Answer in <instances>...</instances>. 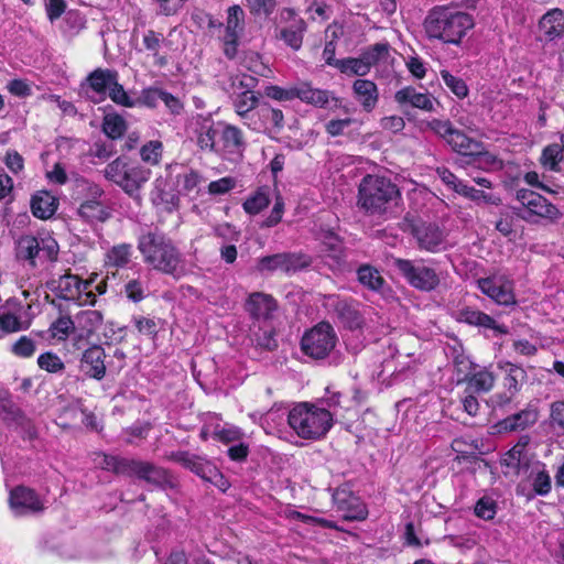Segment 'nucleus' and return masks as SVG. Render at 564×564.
<instances>
[{
	"instance_id": "nucleus-1",
	"label": "nucleus",
	"mask_w": 564,
	"mask_h": 564,
	"mask_svg": "<svg viewBox=\"0 0 564 564\" xmlns=\"http://www.w3.org/2000/svg\"><path fill=\"white\" fill-rule=\"evenodd\" d=\"M138 249L144 263L153 270L181 279L186 274L184 259L171 238L160 231H149L139 237Z\"/></svg>"
},
{
	"instance_id": "nucleus-2",
	"label": "nucleus",
	"mask_w": 564,
	"mask_h": 564,
	"mask_svg": "<svg viewBox=\"0 0 564 564\" xmlns=\"http://www.w3.org/2000/svg\"><path fill=\"white\" fill-rule=\"evenodd\" d=\"M475 25L474 18L452 6H435L427 12L423 28L431 40L458 45Z\"/></svg>"
},
{
	"instance_id": "nucleus-3",
	"label": "nucleus",
	"mask_w": 564,
	"mask_h": 564,
	"mask_svg": "<svg viewBox=\"0 0 564 564\" xmlns=\"http://www.w3.org/2000/svg\"><path fill=\"white\" fill-rule=\"evenodd\" d=\"M401 200V192L391 178L367 174L358 186L357 205L367 215L391 217Z\"/></svg>"
},
{
	"instance_id": "nucleus-4",
	"label": "nucleus",
	"mask_w": 564,
	"mask_h": 564,
	"mask_svg": "<svg viewBox=\"0 0 564 564\" xmlns=\"http://www.w3.org/2000/svg\"><path fill=\"white\" fill-rule=\"evenodd\" d=\"M288 424L300 438L315 442L327 435L334 425V416L314 403L300 402L289 410Z\"/></svg>"
},
{
	"instance_id": "nucleus-5",
	"label": "nucleus",
	"mask_w": 564,
	"mask_h": 564,
	"mask_svg": "<svg viewBox=\"0 0 564 564\" xmlns=\"http://www.w3.org/2000/svg\"><path fill=\"white\" fill-rule=\"evenodd\" d=\"M106 180L118 185L129 196H135L150 180L151 171L138 162L118 156L102 171Z\"/></svg>"
},
{
	"instance_id": "nucleus-6",
	"label": "nucleus",
	"mask_w": 564,
	"mask_h": 564,
	"mask_svg": "<svg viewBox=\"0 0 564 564\" xmlns=\"http://www.w3.org/2000/svg\"><path fill=\"white\" fill-rule=\"evenodd\" d=\"M516 200L518 205L512 206L513 213L528 223H536L539 219L556 221L562 216L555 205L531 189H518Z\"/></svg>"
},
{
	"instance_id": "nucleus-7",
	"label": "nucleus",
	"mask_w": 564,
	"mask_h": 564,
	"mask_svg": "<svg viewBox=\"0 0 564 564\" xmlns=\"http://www.w3.org/2000/svg\"><path fill=\"white\" fill-rule=\"evenodd\" d=\"M95 278L82 280L78 275L65 273L57 279H53L48 286L59 299L72 301L76 304L95 305L96 294L93 291Z\"/></svg>"
},
{
	"instance_id": "nucleus-8",
	"label": "nucleus",
	"mask_w": 564,
	"mask_h": 564,
	"mask_svg": "<svg viewBox=\"0 0 564 564\" xmlns=\"http://www.w3.org/2000/svg\"><path fill=\"white\" fill-rule=\"evenodd\" d=\"M338 343L335 328L328 322H319L304 333L301 339L303 354L314 360L329 357Z\"/></svg>"
},
{
	"instance_id": "nucleus-9",
	"label": "nucleus",
	"mask_w": 564,
	"mask_h": 564,
	"mask_svg": "<svg viewBox=\"0 0 564 564\" xmlns=\"http://www.w3.org/2000/svg\"><path fill=\"white\" fill-rule=\"evenodd\" d=\"M166 458L180 464L185 469L191 470L203 480L214 484L224 491L228 488V481L224 478L217 466L206 456L188 451H176L167 455Z\"/></svg>"
},
{
	"instance_id": "nucleus-10",
	"label": "nucleus",
	"mask_w": 564,
	"mask_h": 564,
	"mask_svg": "<svg viewBox=\"0 0 564 564\" xmlns=\"http://www.w3.org/2000/svg\"><path fill=\"white\" fill-rule=\"evenodd\" d=\"M394 268L414 289L423 292L435 290L441 282L436 270L424 263L423 260H408L397 258L393 260Z\"/></svg>"
},
{
	"instance_id": "nucleus-11",
	"label": "nucleus",
	"mask_w": 564,
	"mask_h": 564,
	"mask_svg": "<svg viewBox=\"0 0 564 564\" xmlns=\"http://www.w3.org/2000/svg\"><path fill=\"white\" fill-rule=\"evenodd\" d=\"M427 127L446 141L453 151L466 155L473 156L475 153H479L482 148V143L477 141L463 131L453 127L449 120L433 119L427 122Z\"/></svg>"
},
{
	"instance_id": "nucleus-12",
	"label": "nucleus",
	"mask_w": 564,
	"mask_h": 564,
	"mask_svg": "<svg viewBox=\"0 0 564 564\" xmlns=\"http://www.w3.org/2000/svg\"><path fill=\"white\" fill-rule=\"evenodd\" d=\"M129 477H137L164 490L177 486L176 477L169 469L148 460L132 458Z\"/></svg>"
},
{
	"instance_id": "nucleus-13",
	"label": "nucleus",
	"mask_w": 564,
	"mask_h": 564,
	"mask_svg": "<svg viewBox=\"0 0 564 564\" xmlns=\"http://www.w3.org/2000/svg\"><path fill=\"white\" fill-rule=\"evenodd\" d=\"M312 260L303 253L282 252L262 257L257 262V270L260 273L273 272L276 270L285 273H293L308 267Z\"/></svg>"
},
{
	"instance_id": "nucleus-14",
	"label": "nucleus",
	"mask_w": 564,
	"mask_h": 564,
	"mask_svg": "<svg viewBox=\"0 0 564 564\" xmlns=\"http://www.w3.org/2000/svg\"><path fill=\"white\" fill-rule=\"evenodd\" d=\"M325 306L333 310L346 328L361 330L366 327L364 313L352 302L340 299L337 295H328L325 299Z\"/></svg>"
},
{
	"instance_id": "nucleus-15",
	"label": "nucleus",
	"mask_w": 564,
	"mask_h": 564,
	"mask_svg": "<svg viewBox=\"0 0 564 564\" xmlns=\"http://www.w3.org/2000/svg\"><path fill=\"white\" fill-rule=\"evenodd\" d=\"M480 291L499 305L516 304L513 282L506 275H491L477 281Z\"/></svg>"
},
{
	"instance_id": "nucleus-16",
	"label": "nucleus",
	"mask_w": 564,
	"mask_h": 564,
	"mask_svg": "<svg viewBox=\"0 0 564 564\" xmlns=\"http://www.w3.org/2000/svg\"><path fill=\"white\" fill-rule=\"evenodd\" d=\"M333 500L337 511L341 512L345 520L362 521L368 517V509L364 501L347 487L337 488Z\"/></svg>"
},
{
	"instance_id": "nucleus-17",
	"label": "nucleus",
	"mask_w": 564,
	"mask_h": 564,
	"mask_svg": "<svg viewBox=\"0 0 564 564\" xmlns=\"http://www.w3.org/2000/svg\"><path fill=\"white\" fill-rule=\"evenodd\" d=\"M256 78L252 76L243 75L240 78V86L246 88L241 93H238L232 98V105L236 113L243 120V122L253 121L257 117V110L259 98L251 88L254 86Z\"/></svg>"
},
{
	"instance_id": "nucleus-18",
	"label": "nucleus",
	"mask_w": 564,
	"mask_h": 564,
	"mask_svg": "<svg viewBox=\"0 0 564 564\" xmlns=\"http://www.w3.org/2000/svg\"><path fill=\"white\" fill-rule=\"evenodd\" d=\"M245 28V12L239 6H231L227 11L226 33L223 37L224 53L228 58L237 54L238 40Z\"/></svg>"
},
{
	"instance_id": "nucleus-19",
	"label": "nucleus",
	"mask_w": 564,
	"mask_h": 564,
	"mask_svg": "<svg viewBox=\"0 0 564 564\" xmlns=\"http://www.w3.org/2000/svg\"><path fill=\"white\" fill-rule=\"evenodd\" d=\"M296 99L318 108H327L330 104H333L332 107L338 108L341 104L340 98L335 96L334 93L327 89L314 88L307 82L296 84Z\"/></svg>"
},
{
	"instance_id": "nucleus-20",
	"label": "nucleus",
	"mask_w": 564,
	"mask_h": 564,
	"mask_svg": "<svg viewBox=\"0 0 564 564\" xmlns=\"http://www.w3.org/2000/svg\"><path fill=\"white\" fill-rule=\"evenodd\" d=\"M10 507L17 516L36 513L44 510V505L34 490L19 486L10 492Z\"/></svg>"
},
{
	"instance_id": "nucleus-21",
	"label": "nucleus",
	"mask_w": 564,
	"mask_h": 564,
	"mask_svg": "<svg viewBox=\"0 0 564 564\" xmlns=\"http://www.w3.org/2000/svg\"><path fill=\"white\" fill-rule=\"evenodd\" d=\"M106 354L101 346L87 348L80 358V369L89 378L101 380L106 375Z\"/></svg>"
},
{
	"instance_id": "nucleus-22",
	"label": "nucleus",
	"mask_w": 564,
	"mask_h": 564,
	"mask_svg": "<svg viewBox=\"0 0 564 564\" xmlns=\"http://www.w3.org/2000/svg\"><path fill=\"white\" fill-rule=\"evenodd\" d=\"M499 368L506 371L503 384L507 389L508 395H497V398L498 404L505 405L509 403L512 397H514L520 391L528 376L522 367L510 362H506L503 365L499 364Z\"/></svg>"
},
{
	"instance_id": "nucleus-23",
	"label": "nucleus",
	"mask_w": 564,
	"mask_h": 564,
	"mask_svg": "<svg viewBox=\"0 0 564 564\" xmlns=\"http://www.w3.org/2000/svg\"><path fill=\"white\" fill-rule=\"evenodd\" d=\"M352 95L355 100L366 112H371L379 101V89L375 82L369 79H356L352 83Z\"/></svg>"
},
{
	"instance_id": "nucleus-24",
	"label": "nucleus",
	"mask_w": 564,
	"mask_h": 564,
	"mask_svg": "<svg viewBox=\"0 0 564 564\" xmlns=\"http://www.w3.org/2000/svg\"><path fill=\"white\" fill-rule=\"evenodd\" d=\"M258 120L246 122V124L256 131L272 128L276 131L283 127L284 116L282 110L271 107L269 104H262L257 109Z\"/></svg>"
},
{
	"instance_id": "nucleus-25",
	"label": "nucleus",
	"mask_w": 564,
	"mask_h": 564,
	"mask_svg": "<svg viewBox=\"0 0 564 564\" xmlns=\"http://www.w3.org/2000/svg\"><path fill=\"white\" fill-rule=\"evenodd\" d=\"M394 100L401 106L410 105L424 111L434 110V98L430 94L419 93L411 86L398 90Z\"/></svg>"
},
{
	"instance_id": "nucleus-26",
	"label": "nucleus",
	"mask_w": 564,
	"mask_h": 564,
	"mask_svg": "<svg viewBox=\"0 0 564 564\" xmlns=\"http://www.w3.org/2000/svg\"><path fill=\"white\" fill-rule=\"evenodd\" d=\"M246 308L253 318L267 319L276 308V302L269 294L256 292L249 295Z\"/></svg>"
},
{
	"instance_id": "nucleus-27",
	"label": "nucleus",
	"mask_w": 564,
	"mask_h": 564,
	"mask_svg": "<svg viewBox=\"0 0 564 564\" xmlns=\"http://www.w3.org/2000/svg\"><path fill=\"white\" fill-rule=\"evenodd\" d=\"M58 206L54 195L46 191H40L31 198V210L34 217L40 219L51 218Z\"/></svg>"
},
{
	"instance_id": "nucleus-28",
	"label": "nucleus",
	"mask_w": 564,
	"mask_h": 564,
	"mask_svg": "<svg viewBox=\"0 0 564 564\" xmlns=\"http://www.w3.org/2000/svg\"><path fill=\"white\" fill-rule=\"evenodd\" d=\"M459 321L473 326L494 329L499 334L508 333L507 327L503 325H498L491 316L470 307L464 308L459 312Z\"/></svg>"
},
{
	"instance_id": "nucleus-29",
	"label": "nucleus",
	"mask_w": 564,
	"mask_h": 564,
	"mask_svg": "<svg viewBox=\"0 0 564 564\" xmlns=\"http://www.w3.org/2000/svg\"><path fill=\"white\" fill-rule=\"evenodd\" d=\"M218 152L240 154L245 148L242 132L235 126L226 124L220 133Z\"/></svg>"
},
{
	"instance_id": "nucleus-30",
	"label": "nucleus",
	"mask_w": 564,
	"mask_h": 564,
	"mask_svg": "<svg viewBox=\"0 0 564 564\" xmlns=\"http://www.w3.org/2000/svg\"><path fill=\"white\" fill-rule=\"evenodd\" d=\"M528 440L521 438L510 451L501 458V464L509 468L512 473L519 475L523 469L528 468V458L525 447Z\"/></svg>"
},
{
	"instance_id": "nucleus-31",
	"label": "nucleus",
	"mask_w": 564,
	"mask_h": 564,
	"mask_svg": "<svg viewBox=\"0 0 564 564\" xmlns=\"http://www.w3.org/2000/svg\"><path fill=\"white\" fill-rule=\"evenodd\" d=\"M539 25L547 40L560 37L564 33V12L561 9L547 11Z\"/></svg>"
},
{
	"instance_id": "nucleus-32",
	"label": "nucleus",
	"mask_w": 564,
	"mask_h": 564,
	"mask_svg": "<svg viewBox=\"0 0 564 564\" xmlns=\"http://www.w3.org/2000/svg\"><path fill=\"white\" fill-rule=\"evenodd\" d=\"M219 134L215 123L204 119L196 129L197 145L202 151L218 152L216 137Z\"/></svg>"
},
{
	"instance_id": "nucleus-33",
	"label": "nucleus",
	"mask_w": 564,
	"mask_h": 564,
	"mask_svg": "<svg viewBox=\"0 0 564 564\" xmlns=\"http://www.w3.org/2000/svg\"><path fill=\"white\" fill-rule=\"evenodd\" d=\"M132 252V246L130 243H119L111 247L105 254L106 268H127L131 262Z\"/></svg>"
},
{
	"instance_id": "nucleus-34",
	"label": "nucleus",
	"mask_w": 564,
	"mask_h": 564,
	"mask_svg": "<svg viewBox=\"0 0 564 564\" xmlns=\"http://www.w3.org/2000/svg\"><path fill=\"white\" fill-rule=\"evenodd\" d=\"M118 77V73L112 69L97 68L89 74L87 82L89 87L99 96L101 100L105 99L106 91L109 90L111 84H115V79Z\"/></svg>"
},
{
	"instance_id": "nucleus-35",
	"label": "nucleus",
	"mask_w": 564,
	"mask_h": 564,
	"mask_svg": "<svg viewBox=\"0 0 564 564\" xmlns=\"http://www.w3.org/2000/svg\"><path fill=\"white\" fill-rule=\"evenodd\" d=\"M78 215L88 221H105L109 217L102 199H85L77 210Z\"/></svg>"
},
{
	"instance_id": "nucleus-36",
	"label": "nucleus",
	"mask_w": 564,
	"mask_h": 564,
	"mask_svg": "<svg viewBox=\"0 0 564 564\" xmlns=\"http://www.w3.org/2000/svg\"><path fill=\"white\" fill-rule=\"evenodd\" d=\"M32 324V318L22 319L14 313L3 312L0 314V338L13 333L26 330Z\"/></svg>"
},
{
	"instance_id": "nucleus-37",
	"label": "nucleus",
	"mask_w": 564,
	"mask_h": 564,
	"mask_svg": "<svg viewBox=\"0 0 564 564\" xmlns=\"http://www.w3.org/2000/svg\"><path fill=\"white\" fill-rule=\"evenodd\" d=\"M465 380H467L469 388L475 392L484 393L492 389L496 377L487 368H482L479 370L474 369V372L469 377L468 373H466Z\"/></svg>"
},
{
	"instance_id": "nucleus-38",
	"label": "nucleus",
	"mask_w": 564,
	"mask_h": 564,
	"mask_svg": "<svg viewBox=\"0 0 564 564\" xmlns=\"http://www.w3.org/2000/svg\"><path fill=\"white\" fill-rule=\"evenodd\" d=\"M306 31V23L303 19L294 20L288 28L281 30V39L294 51L301 48L303 36Z\"/></svg>"
},
{
	"instance_id": "nucleus-39",
	"label": "nucleus",
	"mask_w": 564,
	"mask_h": 564,
	"mask_svg": "<svg viewBox=\"0 0 564 564\" xmlns=\"http://www.w3.org/2000/svg\"><path fill=\"white\" fill-rule=\"evenodd\" d=\"M41 252V242L34 236H22L17 242V257L35 265V258Z\"/></svg>"
},
{
	"instance_id": "nucleus-40",
	"label": "nucleus",
	"mask_w": 564,
	"mask_h": 564,
	"mask_svg": "<svg viewBox=\"0 0 564 564\" xmlns=\"http://www.w3.org/2000/svg\"><path fill=\"white\" fill-rule=\"evenodd\" d=\"M420 247L427 251H437L443 242L442 231L437 227L427 226L416 230Z\"/></svg>"
},
{
	"instance_id": "nucleus-41",
	"label": "nucleus",
	"mask_w": 564,
	"mask_h": 564,
	"mask_svg": "<svg viewBox=\"0 0 564 564\" xmlns=\"http://www.w3.org/2000/svg\"><path fill=\"white\" fill-rule=\"evenodd\" d=\"M270 187H259L253 195L243 203V209L247 214L257 215L270 204Z\"/></svg>"
},
{
	"instance_id": "nucleus-42",
	"label": "nucleus",
	"mask_w": 564,
	"mask_h": 564,
	"mask_svg": "<svg viewBox=\"0 0 564 564\" xmlns=\"http://www.w3.org/2000/svg\"><path fill=\"white\" fill-rule=\"evenodd\" d=\"M104 133L112 140L121 138L127 131L124 118L116 112L106 113L102 120Z\"/></svg>"
},
{
	"instance_id": "nucleus-43",
	"label": "nucleus",
	"mask_w": 564,
	"mask_h": 564,
	"mask_svg": "<svg viewBox=\"0 0 564 564\" xmlns=\"http://www.w3.org/2000/svg\"><path fill=\"white\" fill-rule=\"evenodd\" d=\"M358 281L371 291H381L384 279L380 272L371 265H361L357 271Z\"/></svg>"
},
{
	"instance_id": "nucleus-44",
	"label": "nucleus",
	"mask_w": 564,
	"mask_h": 564,
	"mask_svg": "<svg viewBox=\"0 0 564 564\" xmlns=\"http://www.w3.org/2000/svg\"><path fill=\"white\" fill-rule=\"evenodd\" d=\"M538 419V414L533 410H523L519 413H516L503 421V426L506 430L516 431V430H524L529 425L535 423Z\"/></svg>"
},
{
	"instance_id": "nucleus-45",
	"label": "nucleus",
	"mask_w": 564,
	"mask_h": 564,
	"mask_svg": "<svg viewBox=\"0 0 564 564\" xmlns=\"http://www.w3.org/2000/svg\"><path fill=\"white\" fill-rule=\"evenodd\" d=\"M85 25V17L76 10H69L63 18L62 32L64 35L72 37L77 35Z\"/></svg>"
},
{
	"instance_id": "nucleus-46",
	"label": "nucleus",
	"mask_w": 564,
	"mask_h": 564,
	"mask_svg": "<svg viewBox=\"0 0 564 564\" xmlns=\"http://www.w3.org/2000/svg\"><path fill=\"white\" fill-rule=\"evenodd\" d=\"M336 67H338L341 73L356 76H366L370 72V67L361 56L338 59Z\"/></svg>"
},
{
	"instance_id": "nucleus-47",
	"label": "nucleus",
	"mask_w": 564,
	"mask_h": 564,
	"mask_svg": "<svg viewBox=\"0 0 564 564\" xmlns=\"http://www.w3.org/2000/svg\"><path fill=\"white\" fill-rule=\"evenodd\" d=\"M104 316L99 311L87 310L76 316L78 326L87 334L94 333L102 324Z\"/></svg>"
},
{
	"instance_id": "nucleus-48",
	"label": "nucleus",
	"mask_w": 564,
	"mask_h": 564,
	"mask_svg": "<svg viewBox=\"0 0 564 564\" xmlns=\"http://www.w3.org/2000/svg\"><path fill=\"white\" fill-rule=\"evenodd\" d=\"M532 487L536 495L546 496L552 488L551 477L544 466L538 465L531 471Z\"/></svg>"
},
{
	"instance_id": "nucleus-49",
	"label": "nucleus",
	"mask_w": 564,
	"mask_h": 564,
	"mask_svg": "<svg viewBox=\"0 0 564 564\" xmlns=\"http://www.w3.org/2000/svg\"><path fill=\"white\" fill-rule=\"evenodd\" d=\"M132 458L102 455L99 463L101 468L113 471L118 475L129 476Z\"/></svg>"
},
{
	"instance_id": "nucleus-50",
	"label": "nucleus",
	"mask_w": 564,
	"mask_h": 564,
	"mask_svg": "<svg viewBox=\"0 0 564 564\" xmlns=\"http://www.w3.org/2000/svg\"><path fill=\"white\" fill-rule=\"evenodd\" d=\"M473 158L474 164L485 171H499L503 167V161L494 153L484 151V147Z\"/></svg>"
},
{
	"instance_id": "nucleus-51",
	"label": "nucleus",
	"mask_w": 564,
	"mask_h": 564,
	"mask_svg": "<svg viewBox=\"0 0 564 564\" xmlns=\"http://www.w3.org/2000/svg\"><path fill=\"white\" fill-rule=\"evenodd\" d=\"M441 78L443 79L446 87L459 99H463L468 96V86L466 85L465 80L460 77L454 76L446 69H442Z\"/></svg>"
},
{
	"instance_id": "nucleus-52",
	"label": "nucleus",
	"mask_w": 564,
	"mask_h": 564,
	"mask_svg": "<svg viewBox=\"0 0 564 564\" xmlns=\"http://www.w3.org/2000/svg\"><path fill=\"white\" fill-rule=\"evenodd\" d=\"M390 45L388 43H376L361 53V57L366 64L371 68L373 65L389 55Z\"/></svg>"
},
{
	"instance_id": "nucleus-53",
	"label": "nucleus",
	"mask_w": 564,
	"mask_h": 564,
	"mask_svg": "<svg viewBox=\"0 0 564 564\" xmlns=\"http://www.w3.org/2000/svg\"><path fill=\"white\" fill-rule=\"evenodd\" d=\"M162 152V142L158 140H151L141 147L140 156L143 162L151 165H158L161 161Z\"/></svg>"
},
{
	"instance_id": "nucleus-54",
	"label": "nucleus",
	"mask_w": 564,
	"mask_h": 564,
	"mask_svg": "<svg viewBox=\"0 0 564 564\" xmlns=\"http://www.w3.org/2000/svg\"><path fill=\"white\" fill-rule=\"evenodd\" d=\"M152 202L156 207H160L162 210L172 213L173 210L177 209L180 198L174 193L158 189L152 194Z\"/></svg>"
},
{
	"instance_id": "nucleus-55",
	"label": "nucleus",
	"mask_w": 564,
	"mask_h": 564,
	"mask_svg": "<svg viewBox=\"0 0 564 564\" xmlns=\"http://www.w3.org/2000/svg\"><path fill=\"white\" fill-rule=\"evenodd\" d=\"M36 350L35 340L30 336L23 335L19 337L10 348V351L19 358H31Z\"/></svg>"
},
{
	"instance_id": "nucleus-56",
	"label": "nucleus",
	"mask_w": 564,
	"mask_h": 564,
	"mask_svg": "<svg viewBox=\"0 0 564 564\" xmlns=\"http://www.w3.org/2000/svg\"><path fill=\"white\" fill-rule=\"evenodd\" d=\"M564 145L553 143L544 148L541 156V162L550 170H556L558 163L563 160Z\"/></svg>"
},
{
	"instance_id": "nucleus-57",
	"label": "nucleus",
	"mask_w": 564,
	"mask_h": 564,
	"mask_svg": "<svg viewBox=\"0 0 564 564\" xmlns=\"http://www.w3.org/2000/svg\"><path fill=\"white\" fill-rule=\"evenodd\" d=\"M37 365L41 369L51 373L62 372L65 368L62 359L54 352L47 351L39 356Z\"/></svg>"
},
{
	"instance_id": "nucleus-58",
	"label": "nucleus",
	"mask_w": 564,
	"mask_h": 564,
	"mask_svg": "<svg viewBox=\"0 0 564 564\" xmlns=\"http://www.w3.org/2000/svg\"><path fill=\"white\" fill-rule=\"evenodd\" d=\"M459 195H463L464 197H467L476 203H480V202H484L486 204H491V205H499L500 204V198L490 194V193H485L484 191H480V189H476L471 186H468V185H464L463 188H460V194Z\"/></svg>"
},
{
	"instance_id": "nucleus-59",
	"label": "nucleus",
	"mask_w": 564,
	"mask_h": 564,
	"mask_svg": "<svg viewBox=\"0 0 564 564\" xmlns=\"http://www.w3.org/2000/svg\"><path fill=\"white\" fill-rule=\"evenodd\" d=\"M267 97L278 101H291L296 99V85L282 88L275 85H269L264 88Z\"/></svg>"
},
{
	"instance_id": "nucleus-60",
	"label": "nucleus",
	"mask_w": 564,
	"mask_h": 564,
	"mask_svg": "<svg viewBox=\"0 0 564 564\" xmlns=\"http://www.w3.org/2000/svg\"><path fill=\"white\" fill-rule=\"evenodd\" d=\"M75 323L69 316H61L51 325L52 336L58 340H65L74 329Z\"/></svg>"
},
{
	"instance_id": "nucleus-61",
	"label": "nucleus",
	"mask_w": 564,
	"mask_h": 564,
	"mask_svg": "<svg viewBox=\"0 0 564 564\" xmlns=\"http://www.w3.org/2000/svg\"><path fill=\"white\" fill-rule=\"evenodd\" d=\"M109 98L117 105L122 107H133L135 100L131 98L124 90L123 86L118 83V77L115 79V84H111L109 88Z\"/></svg>"
},
{
	"instance_id": "nucleus-62",
	"label": "nucleus",
	"mask_w": 564,
	"mask_h": 564,
	"mask_svg": "<svg viewBox=\"0 0 564 564\" xmlns=\"http://www.w3.org/2000/svg\"><path fill=\"white\" fill-rule=\"evenodd\" d=\"M214 437L221 443L238 442L242 437V432L239 427L234 425L217 426L213 433Z\"/></svg>"
},
{
	"instance_id": "nucleus-63",
	"label": "nucleus",
	"mask_w": 564,
	"mask_h": 564,
	"mask_svg": "<svg viewBox=\"0 0 564 564\" xmlns=\"http://www.w3.org/2000/svg\"><path fill=\"white\" fill-rule=\"evenodd\" d=\"M497 505L489 497L480 498L475 506V514L484 520H491L496 514Z\"/></svg>"
},
{
	"instance_id": "nucleus-64",
	"label": "nucleus",
	"mask_w": 564,
	"mask_h": 564,
	"mask_svg": "<svg viewBox=\"0 0 564 564\" xmlns=\"http://www.w3.org/2000/svg\"><path fill=\"white\" fill-rule=\"evenodd\" d=\"M132 322L141 335L152 338L158 334V324L153 318L134 316Z\"/></svg>"
}]
</instances>
